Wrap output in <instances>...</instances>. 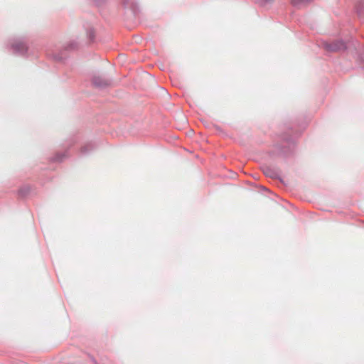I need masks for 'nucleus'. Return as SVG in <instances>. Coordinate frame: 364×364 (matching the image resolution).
<instances>
[{"instance_id":"f257e3e1","label":"nucleus","mask_w":364,"mask_h":364,"mask_svg":"<svg viewBox=\"0 0 364 364\" xmlns=\"http://www.w3.org/2000/svg\"><path fill=\"white\" fill-rule=\"evenodd\" d=\"M92 83L97 87H103L108 85V82L100 76H95L92 79Z\"/></svg>"}]
</instances>
